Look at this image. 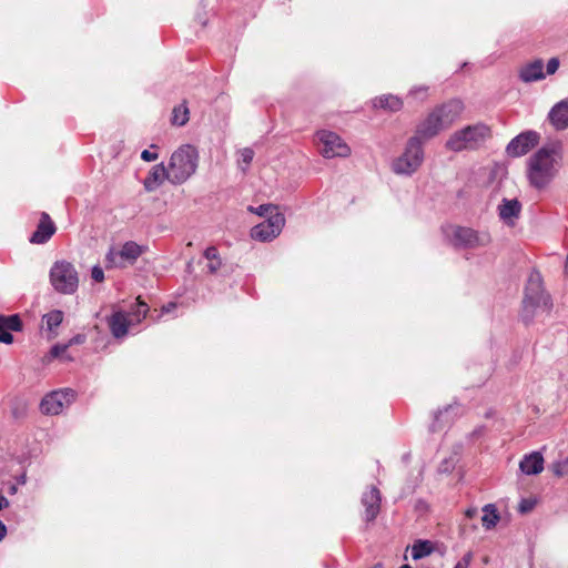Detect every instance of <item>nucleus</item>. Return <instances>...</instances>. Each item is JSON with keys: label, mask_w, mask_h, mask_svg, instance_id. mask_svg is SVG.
Wrapping results in <instances>:
<instances>
[{"label": "nucleus", "mask_w": 568, "mask_h": 568, "mask_svg": "<svg viewBox=\"0 0 568 568\" xmlns=\"http://www.w3.org/2000/svg\"><path fill=\"white\" fill-rule=\"evenodd\" d=\"M564 146L560 141L541 146L528 161V180L536 189L546 187L561 168Z\"/></svg>", "instance_id": "1"}, {"label": "nucleus", "mask_w": 568, "mask_h": 568, "mask_svg": "<svg viewBox=\"0 0 568 568\" xmlns=\"http://www.w3.org/2000/svg\"><path fill=\"white\" fill-rule=\"evenodd\" d=\"M551 307L552 302L550 295L544 290L541 274L538 271H532L525 287L521 320L528 325L539 313H548Z\"/></svg>", "instance_id": "2"}, {"label": "nucleus", "mask_w": 568, "mask_h": 568, "mask_svg": "<svg viewBox=\"0 0 568 568\" xmlns=\"http://www.w3.org/2000/svg\"><path fill=\"white\" fill-rule=\"evenodd\" d=\"M491 131L485 123L467 125L455 131L446 141V149L453 152L478 149L488 138Z\"/></svg>", "instance_id": "3"}, {"label": "nucleus", "mask_w": 568, "mask_h": 568, "mask_svg": "<svg viewBox=\"0 0 568 568\" xmlns=\"http://www.w3.org/2000/svg\"><path fill=\"white\" fill-rule=\"evenodd\" d=\"M197 161L199 153L194 146L185 144L179 148L170 159V182L173 184L184 183L195 173Z\"/></svg>", "instance_id": "4"}, {"label": "nucleus", "mask_w": 568, "mask_h": 568, "mask_svg": "<svg viewBox=\"0 0 568 568\" xmlns=\"http://www.w3.org/2000/svg\"><path fill=\"white\" fill-rule=\"evenodd\" d=\"M424 161L423 142L417 136L408 139L402 155L394 160L392 169L396 174L412 175Z\"/></svg>", "instance_id": "5"}, {"label": "nucleus", "mask_w": 568, "mask_h": 568, "mask_svg": "<svg viewBox=\"0 0 568 568\" xmlns=\"http://www.w3.org/2000/svg\"><path fill=\"white\" fill-rule=\"evenodd\" d=\"M50 283L61 294H73L79 286V275L72 263L57 261L50 270Z\"/></svg>", "instance_id": "6"}, {"label": "nucleus", "mask_w": 568, "mask_h": 568, "mask_svg": "<svg viewBox=\"0 0 568 568\" xmlns=\"http://www.w3.org/2000/svg\"><path fill=\"white\" fill-rule=\"evenodd\" d=\"M145 251L146 246L139 245L133 241L125 242L119 251L112 246L105 255V267L124 268L128 264L133 265Z\"/></svg>", "instance_id": "7"}, {"label": "nucleus", "mask_w": 568, "mask_h": 568, "mask_svg": "<svg viewBox=\"0 0 568 568\" xmlns=\"http://www.w3.org/2000/svg\"><path fill=\"white\" fill-rule=\"evenodd\" d=\"M450 242L456 248H478L487 246L491 237L487 232H478L466 226H453Z\"/></svg>", "instance_id": "8"}, {"label": "nucleus", "mask_w": 568, "mask_h": 568, "mask_svg": "<svg viewBox=\"0 0 568 568\" xmlns=\"http://www.w3.org/2000/svg\"><path fill=\"white\" fill-rule=\"evenodd\" d=\"M317 138L322 145L320 152L324 158H346L351 154V148L335 132L320 131Z\"/></svg>", "instance_id": "9"}, {"label": "nucleus", "mask_w": 568, "mask_h": 568, "mask_svg": "<svg viewBox=\"0 0 568 568\" xmlns=\"http://www.w3.org/2000/svg\"><path fill=\"white\" fill-rule=\"evenodd\" d=\"M285 224V217L282 213L275 212L271 214L267 220L255 225L251 230V236L253 240L266 242L275 239L282 232Z\"/></svg>", "instance_id": "10"}, {"label": "nucleus", "mask_w": 568, "mask_h": 568, "mask_svg": "<svg viewBox=\"0 0 568 568\" xmlns=\"http://www.w3.org/2000/svg\"><path fill=\"white\" fill-rule=\"evenodd\" d=\"M539 138L536 131L523 132L508 143L506 152L511 158L525 155L538 144Z\"/></svg>", "instance_id": "11"}, {"label": "nucleus", "mask_w": 568, "mask_h": 568, "mask_svg": "<svg viewBox=\"0 0 568 568\" xmlns=\"http://www.w3.org/2000/svg\"><path fill=\"white\" fill-rule=\"evenodd\" d=\"M444 129H446V126L440 121L437 112L433 110L427 118L417 125L414 136H417L418 141L423 142L436 136Z\"/></svg>", "instance_id": "12"}, {"label": "nucleus", "mask_w": 568, "mask_h": 568, "mask_svg": "<svg viewBox=\"0 0 568 568\" xmlns=\"http://www.w3.org/2000/svg\"><path fill=\"white\" fill-rule=\"evenodd\" d=\"M443 124L449 128L464 111V103L459 99H452L434 109Z\"/></svg>", "instance_id": "13"}, {"label": "nucleus", "mask_w": 568, "mask_h": 568, "mask_svg": "<svg viewBox=\"0 0 568 568\" xmlns=\"http://www.w3.org/2000/svg\"><path fill=\"white\" fill-rule=\"evenodd\" d=\"M381 491L377 487L371 486L362 496V505L365 507V520H375L381 510Z\"/></svg>", "instance_id": "14"}, {"label": "nucleus", "mask_w": 568, "mask_h": 568, "mask_svg": "<svg viewBox=\"0 0 568 568\" xmlns=\"http://www.w3.org/2000/svg\"><path fill=\"white\" fill-rule=\"evenodd\" d=\"M55 230L57 227L54 223L51 221L49 214L43 212L41 214V219L37 226V230L32 233L30 237V242L33 244H44L55 233Z\"/></svg>", "instance_id": "15"}, {"label": "nucleus", "mask_w": 568, "mask_h": 568, "mask_svg": "<svg viewBox=\"0 0 568 568\" xmlns=\"http://www.w3.org/2000/svg\"><path fill=\"white\" fill-rule=\"evenodd\" d=\"M548 121L557 131L568 129V99L557 102L548 113Z\"/></svg>", "instance_id": "16"}, {"label": "nucleus", "mask_w": 568, "mask_h": 568, "mask_svg": "<svg viewBox=\"0 0 568 568\" xmlns=\"http://www.w3.org/2000/svg\"><path fill=\"white\" fill-rule=\"evenodd\" d=\"M22 329V321L19 315H0V342L11 344L13 336L11 332H20Z\"/></svg>", "instance_id": "17"}, {"label": "nucleus", "mask_w": 568, "mask_h": 568, "mask_svg": "<svg viewBox=\"0 0 568 568\" xmlns=\"http://www.w3.org/2000/svg\"><path fill=\"white\" fill-rule=\"evenodd\" d=\"M165 179L170 181L169 168L166 169L163 163L156 164L150 170L148 176L145 178L143 182L144 189L148 192H153L163 183Z\"/></svg>", "instance_id": "18"}, {"label": "nucleus", "mask_w": 568, "mask_h": 568, "mask_svg": "<svg viewBox=\"0 0 568 568\" xmlns=\"http://www.w3.org/2000/svg\"><path fill=\"white\" fill-rule=\"evenodd\" d=\"M544 62L537 59L524 65L519 71V79L525 83L540 81L545 79Z\"/></svg>", "instance_id": "19"}, {"label": "nucleus", "mask_w": 568, "mask_h": 568, "mask_svg": "<svg viewBox=\"0 0 568 568\" xmlns=\"http://www.w3.org/2000/svg\"><path fill=\"white\" fill-rule=\"evenodd\" d=\"M520 470L526 475H537L544 469V457L539 452L525 455L519 463Z\"/></svg>", "instance_id": "20"}, {"label": "nucleus", "mask_w": 568, "mask_h": 568, "mask_svg": "<svg viewBox=\"0 0 568 568\" xmlns=\"http://www.w3.org/2000/svg\"><path fill=\"white\" fill-rule=\"evenodd\" d=\"M64 405L65 403L63 402V394L54 390L43 397L40 403V409L43 414L47 415H58Z\"/></svg>", "instance_id": "21"}, {"label": "nucleus", "mask_w": 568, "mask_h": 568, "mask_svg": "<svg viewBox=\"0 0 568 568\" xmlns=\"http://www.w3.org/2000/svg\"><path fill=\"white\" fill-rule=\"evenodd\" d=\"M109 328L115 338H121L128 334L130 322L123 312L113 313L108 320Z\"/></svg>", "instance_id": "22"}, {"label": "nucleus", "mask_w": 568, "mask_h": 568, "mask_svg": "<svg viewBox=\"0 0 568 568\" xmlns=\"http://www.w3.org/2000/svg\"><path fill=\"white\" fill-rule=\"evenodd\" d=\"M499 217L508 222L513 217H518L521 211V204L517 199L507 200L504 199L498 206Z\"/></svg>", "instance_id": "23"}, {"label": "nucleus", "mask_w": 568, "mask_h": 568, "mask_svg": "<svg viewBox=\"0 0 568 568\" xmlns=\"http://www.w3.org/2000/svg\"><path fill=\"white\" fill-rule=\"evenodd\" d=\"M374 106L388 110L390 112L399 111L403 108V101L393 94L378 97L374 100Z\"/></svg>", "instance_id": "24"}, {"label": "nucleus", "mask_w": 568, "mask_h": 568, "mask_svg": "<svg viewBox=\"0 0 568 568\" xmlns=\"http://www.w3.org/2000/svg\"><path fill=\"white\" fill-rule=\"evenodd\" d=\"M434 549V544L430 540L418 539L412 546V557L414 560L422 559L429 556Z\"/></svg>", "instance_id": "25"}, {"label": "nucleus", "mask_w": 568, "mask_h": 568, "mask_svg": "<svg viewBox=\"0 0 568 568\" xmlns=\"http://www.w3.org/2000/svg\"><path fill=\"white\" fill-rule=\"evenodd\" d=\"M484 516L481 517L483 526L489 530L494 528L499 521L500 517L498 510L494 504H487L483 508Z\"/></svg>", "instance_id": "26"}, {"label": "nucleus", "mask_w": 568, "mask_h": 568, "mask_svg": "<svg viewBox=\"0 0 568 568\" xmlns=\"http://www.w3.org/2000/svg\"><path fill=\"white\" fill-rule=\"evenodd\" d=\"M204 257L209 261L207 270L211 274H215L222 265L219 251L215 246H209L204 251Z\"/></svg>", "instance_id": "27"}, {"label": "nucleus", "mask_w": 568, "mask_h": 568, "mask_svg": "<svg viewBox=\"0 0 568 568\" xmlns=\"http://www.w3.org/2000/svg\"><path fill=\"white\" fill-rule=\"evenodd\" d=\"M189 121V108L186 105V102L174 106L172 111V119L171 122L173 125L183 126Z\"/></svg>", "instance_id": "28"}, {"label": "nucleus", "mask_w": 568, "mask_h": 568, "mask_svg": "<svg viewBox=\"0 0 568 568\" xmlns=\"http://www.w3.org/2000/svg\"><path fill=\"white\" fill-rule=\"evenodd\" d=\"M43 321L45 322L48 329L52 331L62 323L63 312L60 310L51 311L43 315Z\"/></svg>", "instance_id": "29"}, {"label": "nucleus", "mask_w": 568, "mask_h": 568, "mask_svg": "<svg viewBox=\"0 0 568 568\" xmlns=\"http://www.w3.org/2000/svg\"><path fill=\"white\" fill-rule=\"evenodd\" d=\"M240 168L243 172L247 170L254 158V151L251 148H244L240 151Z\"/></svg>", "instance_id": "30"}, {"label": "nucleus", "mask_w": 568, "mask_h": 568, "mask_svg": "<svg viewBox=\"0 0 568 568\" xmlns=\"http://www.w3.org/2000/svg\"><path fill=\"white\" fill-rule=\"evenodd\" d=\"M550 470L557 477H564L568 475V463L564 460L555 462L550 466Z\"/></svg>", "instance_id": "31"}, {"label": "nucleus", "mask_w": 568, "mask_h": 568, "mask_svg": "<svg viewBox=\"0 0 568 568\" xmlns=\"http://www.w3.org/2000/svg\"><path fill=\"white\" fill-rule=\"evenodd\" d=\"M250 210L255 212L260 216H267L268 217L271 214H275L274 211L277 210V206H275L273 204H262V205H260L256 209H253L252 206H250Z\"/></svg>", "instance_id": "32"}, {"label": "nucleus", "mask_w": 568, "mask_h": 568, "mask_svg": "<svg viewBox=\"0 0 568 568\" xmlns=\"http://www.w3.org/2000/svg\"><path fill=\"white\" fill-rule=\"evenodd\" d=\"M536 506V500L530 498H523L518 505V511L520 514L530 513Z\"/></svg>", "instance_id": "33"}, {"label": "nucleus", "mask_w": 568, "mask_h": 568, "mask_svg": "<svg viewBox=\"0 0 568 568\" xmlns=\"http://www.w3.org/2000/svg\"><path fill=\"white\" fill-rule=\"evenodd\" d=\"M69 347H70V344H55L50 349V356L52 358L60 357L65 354V352Z\"/></svg>", "instance_id": "34"}, {"label": "nucleus", "mask_w": 568, "mask_h": 568, "mask_svg": "<svg viewBox=\"0 0 568 568\" xmlns=\"http://www.w3.org/2000/svg\"><path fill=\"white\" fill-rule=\"evenodd\" d=\"M138 303H136V311H135V315L138 317L142 316L143 318L146 316L148 312H149V306L146 303H144L143 301H141L140 297H138Z\"/></svg>", "instance_id": "35"}, {"label": "nucleus", "mask_w": 568, "mask_h": 568, "mask_svg": "<svg viewBox=\"0 0 568 568\" xmlns=\"http://www.w3.org/2000/svg\"><path fill=\"white\" fill-rule=\"evenodd\" d=\"M450 408V406H447L444 408V410L439 409L437 413H435V416H434V422L433 424L430 425V432L435 433V432H438L442 429V426L438 425V422H439V416L444 413V412H447L448 409Z\"/></svg>", "instance_id": "36"}, {"label": "nucleus", "mask_w": 568, "mask_h": 568, "mask_svg": "<svg viewBox=\"0 0 568 568\" xmlns=\"http://www.w3.org/2000/svg\"><path fill=\"white\" fill-rule=\"evenodd\" d=\"M91 277L95 282H103L104 281V272L99 265H94L91 270Z\"/></svg>", "instance_id": "37"}, {"label": "nucleus", "mask_w": 568, "mask_h": 568, "mask_svg": "<svg viewBox=\"0 0 568 568\" xmlns=\"http://www.w3.org/2000/svg\"><path fill=\"white\" fill-rule=\"evenodd\" d=\"M560 65L558 58H551L547 63V74H555Z\"/></svg>", "instance_id": "38"}, {"label": "nucleus", "mask_w": 568, "mask_h": 568, "mask_svg": "<svg viewBox=\"0 0 568 568\" xmlns=\"http://www.w3.org/2000/svg\"><path fill=\"white\" fill-rule=\"evenodd\" d=\"M427 90H428V87L420 85V87H416V88L412 89L409 94L415 97V98H419L420 97L422 99H425L426 94H427Z\"/></svg>", "instance_id": "39"}, {"label": "nucleus", "mask_w": 568, "mask_h": 568, "mask_svg": "<svg viewBox=\"0 0 568 568\" xmlns=\"http://www.w3.org/2000/svg\"><path fill=\"white\" fill-rule=\"evenodd\" d=\"M58 392L63 394L65 405H69L75 397V392L71 388L60 389Z\"/></svg>", "instance_id": "40"}, {"label": "nucleus", "mask_w": 568, "mask_h": 568, "mask_svg": "<svg viewBox=\"0 0 568 568\" xmlns=\"http://www.w3.org/2000/svg\"><path fill=\"white\" fill-rule=\"evenodd\" d=\"M473 554L467 552L464 557L455 565L454 568H468L471 562Z\"/></svg>", "instance_id": "41"}, {"label": "nucleus", "mask_w": 568, "mask_h": 568, "mask_svg": "<svg viewBox=\"0 0 568 568\" xmlns=\"http://www.w3.org/2000/svg\"><path fill=\"white\" fill-rule=\"evenodd\" d=\"M159 158L156 152H151L150 150H143L141 153V159L145 162L155 161Z\"/></svg>", "instance_id": "42"}, {"label": "nucleus", "mask_w": 568, "mask_h": 568, "mask_svg": "<svg viewBox=\"0 0 568 568\" xmlns=\"http://www.w3.org/2000/svg\"><path fill=\"white\" fill-rule=\"evenodd\" d=\"M85 342V335H82V334H78L75 336H73L68 344L71 345H74V344H83Z\"/></svg>", "instance_id": "43"}, {"label": "nucleus", "mask_w": 568, "mask_h": 568, "mask_svg": "<svg viewBox=\"0 0 568 568\" xmlns=\"http://www.w3.org/2000/svg\"><path fill=\"white\" fill-rule=\"evenodd\" d=\"M7 535V527L6 525L0 520V541L6 537Z\"/></svg>", "instance_id": "44"}, {"label": "nucleus", "mask_w": 568, "mask_h": 568, "mask_svg": "<svg viewBox=\"0 0 568 568\" xmlns=\"http://www.w3.org/2000/svg\"><path fill=\"white\" fill-rule=\"evenodd\" d=\"M465 515L466 517L468 518H473L477 515V509L476 508H468L466 511H465Z\"/></svg>", "instance_id": "45"}, {"label": "nucleus", "mask_w": 568, "mask_h": 568, "mask_svg": "<svg viewBox=\"0 0 568 568\" xmlns=\"http://www.w3.org/2000/svg\"><path fill=\"white\" fill-rule=\"evenodd\" d=\"M1 509L9 507V500L4 496H0Z\"/></svg>", "instance_id": "46"}, {"label": "nucleus", "mask_w": 568, "mask_h": 568, "mask_svg": "<svg viewBox=\"0 0 568 568\" xmlns=\"http://www.w3.org/2000/svg\"><path fill=\"white\" fill-rule=\"evenodd\" d=\"M175 306H176L175 303H169L166 306H163V311L168 313L171 310H173Z\"/></svg>", "instance_id": "47"}, {"label": "nucleus", "mask_w": 568, "mask_h": 568, "mask_svg": "<svg viewBox=\"0 0 568 568\" xmlns=\"http://www.w3.org/2000/svg\"><path fill=\"white\" fill-rule=\"evenodd\" d=\"M16 491H17V487L14 485H11L10 489H9V493L10 494H16Z\"/></svg>", "instance_id": "48"}, {"label": "nucleus", "mask_w": 568, "mask_h": 568, "mask_svg": "<svg viewBox=\"0 0 568 568\" xmlns=\"http://www.w3.org/2000/svg\"><path fill=\"white\" fill-rule=\"evenodd\" d=\"M372 568H384L381 562L375 564Z\"/></svg>", "instance_id": "49"}, {"label": "nucleus", "mask_w": 568, "mask_h": 568, "mask_svg": "<svg viewBox=\"0 0 568 568\" xmlns=\"http://www.w3.org/2000/svg\"><path fill=\"white\" fill-rule=\"evenodd\" d=\"M64 359H65V361H73V357H71V356L67 355V356L64 357Z\"/></svg>", "instance_id": "50"}, {"label": "nucleus", "mask_w": 568, "mask_h": 568, "mask_svg": "<svg viewBox=\"0 0 568 568\" xmlns=\"http://www.w3.org/2000/svg\"><path fill=\"white\" fill-rule=\"evenodd\" d=\"M399 568H412L409 565H403Z\"/></svg>", "instance_id": "51"}, {"label": "nucleus", "mask_w": 568, "mask_h": 568, "mask_svg": "<svg viewBox=\"0 0 568 568\" xmlns=\"http://www.w3.org/2000/svg\"><path fill=\"white\" fill-rule=\"evenodd\" d=\"M20 483L24 484V476H22V478H20Z\"/></svg>", "instance_id": "52"}]
</instances>
